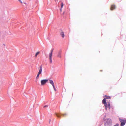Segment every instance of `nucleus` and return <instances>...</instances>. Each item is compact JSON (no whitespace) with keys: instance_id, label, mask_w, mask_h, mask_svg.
Wrapping results in <instances>:
<instances>
[{"instance_id":"1","label":"nucleus","mask_w":126,"mask_h":126,"mask_svg":"<svg viewBox=\"0 0 126 126\" xmlns=\"http://www.w3.org/2000/svg\"><path fill=\"white\" fill-rule=\"evenodd\" d=\"M120 122L121 123L120 124L121 126H124L126 123V120H122L119 118V119Z\"/></svg>"},{"instance_id":"2","label":"nucleus","mask_w":126,"mask_h":126,"mask_svg":"<svg viewBox=\"0 0 126 126\" xmlns=\"http://www.w3.org/2000/svg\"><path fill=\"white\" fill-rule=\"evenodd\" d=\"M48 79H42L41 81V85H44L48 81Z\"/></svg>"},{"instance_id":"3","label":"nucleus","mask_w":126,"mask_h":126,"mask_svg":"<svg viewBox=\"0 0 126 126\" xmlns=\"http://www.w3.org/2000/svg\"><path fill=\"white\" fill-rule=\"evenodd\" d=\"M104 106L105 107V109L106 110H107V109L108 108H109V109H110V104L109 102H108V104H105Z\"/></svg>"},{"instance_id":"4","label":"nucleus","mask_w":126,"mask_h":126,"mask_svg":"<svg viewBox=\"0 0 126 126\" xmlns=\"http://www.w3.org/2000/svg\"><path fill=\"white\" fill-rule=\"evenodd\" d=\"M62 53V52L61 51H59L57 55V56L59 58H61V54Z\"/></svg>"},{"instance_id":"5","label":"nucleus","mask_w":126,"mask_h":126,"mask_svg":"<svg viewBox=\"0 0 126 126\" xmlns=\"http://www.w3.org/2000/svg\"><path fill=\"white\" fill-rule=\"evenodd\" d=\"M52 54L50 53L49 54V59L50 60V63H52Z\"/></svg>"},{"instance_id":"6","label":"nucleus","mask_w":126,"mask_h":126,"mask_svg":"<svg viewBox=\"0 0 126 126\" xmlns=\"http://www.w3.org/2000/svg\"><path fill=\"white\" fill-rule=\"evenodd\" d=\"M42 65H41L40 67L39 71L38 72V74L40 75V74H41L42 73Z\"/></svg>"},{"instance_id":"7","label":"nucleus","mask_w":126,"mask_h":126,"mask_svg":"<svg viewBox=\"0 0 126 126\" xmlns=\"http://www.w3.org/2000/svg\"><path fill=\"white\" fill-rule=\"evenodd\" d=\"M115 5H112L111 6L110 10H113L115 9Z\"/></svg>"},{"instance_id":"8","label":"nucleus","mask_w":126,"mask_h":126,"mask_svg":"<svg viewBox=\"0 0 126 126\" xmlns=\"http://www.w3.org/2000/svg\"><path fill=\"white\" fill-rule=\"evenodd\" d=\"M49 82L52 85V86L54 85V83L52 80H50Z\"/></svg>"},{"instance_id":"9","label":"nucleus","mask_w":126,"mask_h":126,"mask_svg":"<svg viewBox=\"0 0 126 126\" xmlns=\"http://www.w3.org/2000/svg\"><path fill=\"white\" fill-rule=\"evenodd\" d=\"M102 103L105 105V104H107L106 102V100L105 98H104L102 101Z\"/></svg>"},{"instance_id":"10","label":"nucleus","mask_w":126,"mask_h":126,"mask_svg":"<svg viewBox=\"0 0 126 126\" xmlns=\"http://www.w3.org/2000/svg\"><path fill=\"white\" fill-rule=\"evenodd\" d=\"M60 35L63 38H64V32H61L60 33Z\"/></svg>"},{"instance_id":"11","label":"nucleus","mask_w":126,"mask_h":126,"mask_svg":"<svg viewBox=\"0 0 126 126\" xmlns=\"http://www.w3.org/2000/svg\"><path fill=\"white\" fill-rule=\"evenodd\" d=\"M105 96L106 98L107 99H110L111 98V97L110 96H108L107 95H105Z\"/></svg>"},{"instance_id":"12","label":"nucleus","mask_w":126,"mask_h":126,"mask_svg":"<svg viewBox=\"0 0 126 126\" xmlns=\"http://www.w3.org/2000/svg\"><path fill=\"white\" fill-rule=\"evenodd\" d=\"M40 53V52H37L35 54V57H36L37 55L39 54Z\"/></svg>"},{"instance_id":"13","label":"nucleus","mask_w":126,"mask_h":126,"mask_svg":"<svg viewBox=\"0 0 126 126\" xmlns=\"http://www.w3.org/2000/svg\"><path fill=\"white\" fill-rule=\"evenodd\" d=\"M18 1L21 3H24V1H22L21 0H18Z\"/></svg>"},{"instance_id":"14","label":"nucleus","mask_w":126,"mask_h":126,"mask_svg":"<svg viewBox=\"0 0 126 126\" xmlns=\"http://www.w3.org/2000/svg\"><path fill=\"white\" fill-rule=\"evenodd\" d=\"M63 2H62L61 3V8H62L63 7Z\"/></svg>"},{"instance_id":"15","label":"nucleus","mask_w":126,"mask_h":126,"mask_svg":"<svg viewBox=\"0 0 126 126\" xmlns=\"http://www.w3.org/2000/svg\"><path fill=\"white\" fill-rule=\"evenodd\" d=\"M62 115L64 117L67 115V114L66 113H65L62 114Z\"/></svg>"},{"instance_id":"16","label":"nucleus","mask_w":126,"mask_h":126,"mask_svg":"<svg viewBox=\"0 0 126 126\" xmlns=\"http://www.w3.org/2000/svg\"><path fill=\"white\" fill-rule=\"evenodd\" d=\"M39 74H38L36 77L37 79H38L39 78Z\"/></svg>"},{"instance_id":"17","label":"nucleus","mask_w":126,"mask_h":126,"mask_svg":"<svg viewBox=\"0 0 126 126\" xmlns=\"http://www.w3.org/2000/svg\"><path fill=\"white\" fill-rule=\"evenodd\" d=\"M48 107V105H46L45 106H44V108H46L47 107Z\"/></svg>"},{"instance_id":"18","label":"nucleus","mask_w":126,"mask_h":126,"mask_svg":"<svg viewBox=\"0 0 126 126\" xmlns=\"http://www.w3.org/2000/svg\"><path fill=\"white\" fill-rule=\"evenodd\" d=\"M53 88H54V90L55 91H56V89L55 88V87L54 85V86H53Z\"/></svg>"},{"instance_id":"19","label":"nucleus","mask_w":126,"mask_h":126,"mask_svg":"<svg viewBox=\"0 0 126 126\" xmlns=\"http://www.w3.org/2000/svg\"><path fill=\"white\" fill-rule=\"evenodd\" d=\"M53 49L51 51V52L50 53H51L52 54L53 51Z\"/></svg>"},{"instance_id":"20","label":"nucleus","mask_w":126,"mask_h":126,"mask_svg":"<svg viewBox=\"0 0 126 126\" xmlns=\"http://www.w3.org/2000/svg\"><path fill=\"white\" fill-rule=\"evenodd\" d=\"M108 122H106L105 123V125L106 126L107 125H108Z\"/></svg>"},{"instance_id":"21","label":"nucleus","mask_w":126,"mask_h":126,"mask_svg":"<svg viewBox=\"0 0 126 126\" xmlns=\"http://www.w3.org/2000/svg\"><path fill=\"white\" fill-rule=\"evenodd\" d=\"M56 116H57V117H60V115H58L57 114Z\"/></svg>"},{"instance_id":"22","label":"nucleus","mask_w":126,"mask_h":126,"mask_svg":"<svg viewBox=\"0 0 126 126\" xmlns=\"http://www.w3.org/2000/svg\"><path fill=\"white\" fill-rule=\"evenodd\" d=\"M119 125L117 124L116 125H115L114 126H118Z\"/></svg>"},{"instance_id":"23","label":"nucleus","mask_w":126,"mask_h":126,"mask_svg":"<svg viewBox=\"0 0 126 126\" xmlns=\"http://www.w3.org/2000/svg\"><path fill=\"white\" fill-rule=\"evenodd\" d=\"M62 8H61V9H60V11H62Z\"/></svg>"}]
</instances>
